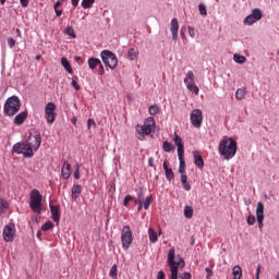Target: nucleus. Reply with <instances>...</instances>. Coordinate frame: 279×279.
Instances as JSON below:
<instances>
[{
    "label": "nucleus",
    "mask_w": 279,
    "mask_h": 279,
    "mask_svg": "<svg viewBox=\"0 0 279 279\" xmlns=\"http://www.w3.org/2000/svg\"><path fill=\"white\" fill-rule=\"evenodd\" d=\"M189 177L186 174H181V182L184 191H191V183H189Z\"/></svg>",
    "instance_id": "nucleus-27"
},
{
    "label": "nucleus",
    "mask_w": 279,
    "mask_h": 279,
    "mask_svg": "<svg viewBox=\"0 0 279 279\" xmlns=\"http://www.w3.org/2000/svg\"><path fill=\"white\" fill-rule=\"evenodd\" d=\"M27 120V111H22L17 116H15L13 123L15 125H23Z\"/></svg>",
    "instance_id": "nucleus-17"
},
{
    "label": "nucleus",
    "mask_w": 279,
    "mask_h": 279,
    "mask_svg": "<svg viewBox=\"0 0 279 279\" xmlns=\"http://www.w3.org/2000/svg\"><path fill=\"white\" fill-rule=\"evenodd\" d=\"M205 271L207 274V278H210L213 276V269L210 268H205Z\"/></svg>",
    "instance_id": "nucleus-57"
},
{
    "label": "nucleus",
    "mask_w": 279,
    "mask_h": 279,
    "mask_svg": "<svg viewBox=\"0 0 279 279\" xmlns=\"http://www.w3.org/2000/svg\"><path fill=\"white\" fill-rule=\"evenodd\" d=\"M133 241H134V238L132 235V229L130 228V226H124L121 232L122 247L124 250H130V245H132Z\"/></svg>",
    "instance_id": "nucleus-6"
},
{
    "label": "nucleus",
    "mask_w": 279,
    "mask_h": 279,
    "mask_svg": "<svg viewBox=\"0 0 279 279\" xmlns=\"http://www.w3.org/2000/svg\"><path fill=\"white\" fill-rule=\"evenodd\" d=\"M100 56L106 66H109V69L111 70L117 69V65L119 64V60L117 59V56L112 53V51L104 50L101 51Z\"/></svg>",
    "instance_id": "nucleus-5"
},
{
    "label": "nucleus",
    "mask_w": 279,
    "mask_h": 279,
    "mask_svg": "<svg viewBox=\"0 0 279 279\" xmlns=\"http://www.w3.org/2000/svg\"><path fill=\"white\" fill-rule=\"evenodd\" d=\"M151 202H154V198L151 197V195H149L143 201V206L145 210H149V206H151Z\"/></svg>",
    "instance_id": "nucleus-35"
},
{
    "label": "nucleus",
    "mask_w": 279,
    "mask_h": 279,
    "mask_svg": "<svg viewBox=\"0 0 279 279\" xmlns=\"http://www.w3.org/2000/svg\"><path fill=\"white\" fill-rule=\"evenodd\" d=\"M251 15L254 17L255 21H260V19H263V12L260 11V9H254Z\"/></svg>",
    "instance_id": "nucleus-33"
},
{
    "label": "nucleus",
    "mask_w": 279,
    "mask_h": 279,
    "mask_svg": "<svg viewBox=\"0 0 279 279\" xmlns=\"http://www.w3.org/2000/svg\"><path fill=\"white\" fill-rule=\"evenodd\" d=\"M148 112L149 114H151V117L159 114L160 112V107L158 105H153L148 108Z\"/></svg>",
    "instance_id": "nucleus-31"
},
{
    "label": "nucleus",
    "mask_w": 279,
    "mask_h": 279,
    "mask_svg": "<svg viewBox=\"0 0 279 279\" xmlns=\"http://www.w3.org/2000/svg\"><path fill=\"white\" fill-rule=\"evenodd\" d=\"M191 83H195V74L193 73V71H189L186 77L184 78V84Z\"/></svg>",
    "instance_id": "nucleus-30"
},
{
    "label": "nucleus",
    "mask_w": 279,
    "mask_h": 279,
    "mask_svg": "<svg viewBox=\"0 0 279 279\" xmlns=\"http://www.w3.org/2000/svg\"><path fill=\"white\" fill-rule=\"evenodd\" d=\"M77 77H73L72 78V86H73V88H74V90H82V86H80V84H77Z\"/></svg>",
    "instance_id": "nucleus-46"
},
{
    "label": "nucleus",
    "mask_w": 279,
    "mask_h": 279,
    "mask_svg": "<svg viewBox=\"0 0 279 279\" xmlns=\"http://www.w3.org/2000/svg\"><path fill=\"white\" fill-rule=\"evenodd\" d=\"M198 11L201 16H208V11L206 9V4L199 3L198 4Z\"/></svg>",
    "instance_id": "nucleus-37"
},
{
    "label": "nucleus",
    "mask_w": 279,
    "mask_h": 279,
    "mask_svg": "<svg viewBox=\"0 0 279 279\" xmlns=\"http://www.w3.org/2000/svg\"><path fill=\"white\" fill-rule=\"evenodd\" d=\"M256 279H260V264L257 265Z\"/></svg>",
    "instance_id": "nucleus-55"
},
{
    "label": "nucleus",
    "mask_w": 279,
    "mask_h": 279,
    "mask_svg": "<svg viewBox=\"0 0 279 279\" xmlns=\"http://www.w3.org/2000/svg\"><path fill=\"white\" fill-rule=\"evenodd\" d=\"M62 3H64V0H58V1L54 3V10H57L58 8H60V5H62Z\"/></svg>",
    "instance_id": "nucleus-56"
},
{
    "label": "nucleus",
    "mask_w": 279,
    "mask_h": 279,
    "mask_svg": "<svg viewBox=\"0 0 279 279\" xmlns=\"http://www.w3.org/2000/svg\"><path fill=\"white\" fill-rule=\"evenodd\" d=\"M99 66V75H104L106 73V70L104 69V64L100 62V64H98Z\"/></svg>",
    "instance_id": "nucleus-51"
},
{
    "label": "nucleus",
    "mask_w": 279,
    "mask_h": 279,
    "mask_svg": "<svg viewBox=\"0 0 279 279\" xmlns=\"http://www.w3.org/2000/svg\"><path fill=\"white\" fill-rule=\"evenodd\" d=\"M179 278H181V279H191L192 278V276H191V272H183V274H181L180 276H179Z\"/></svg>",
    "instance_id": "nucleus-48"
},
{
    "label": "nucleus",
    "mask_w": 279,
    "mask_h": 279,
    "mask_svg": "<svg viewBox=\"0 0 279 279\" xmlns=\"http://www.w3.org/2000/svg\"><path fill=\"white\" fill-rule=\"evenodd\" d=\"M45 113L47 123H53L56 121V104L48 102L45 107Z\"/></svg>",
    "instance_id": "nucleus-12"
},
{
    "label": "nucleus",
    "mask_w": 279,
    "mask_h": 279,
    "mask_svg": "<svg viewBox=\"0 0 279 279\" xmlns=\"http://www.w3.org/2000/svg\"><path fill=\"white\" fill-rule=\"evenodd\" d=\"M26 143H28L31 149H38L40 147V143H43V137L40 136V133L36 132L35 134H29Z\"/></svg>",
    "instance_id": "nucleus-11"
},
{
    "label": "nucleus",
    "mask_w": 279,
    "mask_h": 279,
    "mask_svg": "<svg viewBox=\"0 0 279 279\" xmlns=\"http://www.w3.org/2000/svg\"><path fill=\"white\" fill-rule=\"evenodd\" d=\"M61 64L68 73H70V74L73 73V68H71V62H69V60L66 58H64V57L61 58Z\"/></svg>",
    "instance_id": "nucleus-22"
},
{
    "label": "nucleus",
    "mask_w": 279,
    "mask_h": 279,
    "mask_svg": "<svg viewBox=\"0 0 279 279\" xmlns=\"http://www.w3.org/2000/svg\"><path fill=\"white\" fill-rule=\"evenodd\" d=\"M134 197L132 195H126L123 199V206H130V202H133Z\"/></svg>",
    "instance_id": "nucleus-45"
},
{
    "label": "nucleus",
    "mask_w": 279,
    "mask_h": 279,
    "mask_svg": "<svg viewBox=\"0 0 279 279\" xmlns=\"http://www.w3.org/2000/svg\"><path fill=\"white\" fill-rule=\"evenodd\" d=\"M144 199H145V192H143V189H140V192L137 194V201H135V204H143Z\"/></svg>",
    "instance_id": "nucleus-39"
},
{
    "label": "nucleus",
    "mask_w": 279,
    "mask_h": 279,
    "mask_svg": "<svg viewBox=\"0 0 279 279\" xmlns=\"http://www.w3.org/2000/svg\"><path fill=\"white\" fill-rule=\"evenodd\" d=\"M248 226H254L256 223V217L250 215L246 219Z\"/></svg>",
    "instance_id": "nucleus-47"
},
{
    "label": "nucleus",
    "mask_w": 279,
    "mask_h": 279,
    "mask_svg": "<svg viewBox=\"0 0 279 279\" xmlns=\"http://www.w3.org/2000/svg\"><path fill=\"white\" fill-rule=\"evenodd\" d=\"M68 34L69 36H73V38H75V33H73V28H69Z\"/></svg>",
    "instance_id": "nucleus-61"
},
{
    "label": "nucleus",
    "mask_w": 279,
    "mask_h": 279,
    "mask_svg": "<svg viewBox=\"0 0 279 279\" xmlns=\"http://www.w3.org/2000/svg\"><path fill=\"white\" fill-rule=\"evenodd\" d=\"M8 202H5L3 198H0V215H3L5 210H8Z\"/></svg>",
    "instance_id": "nucleus-38"
},
{
    "label": "nucleus",
    "mask_w": 279,
    "mask_h": 279,
    "mask_svg": "<svg viewBox=\"0 0 279 279\" xmlns=\"http://www.w3.org/2000/svg\"><path fill=\"white\" fill-rule=\"evenodd\" d=\"M16 234V227L14 223L7 225L3 229L2 236L7 243H12Z\"/></svg>",
    "instance_id": "nucleus-10"
},
{
    "label": "nucleus",
    "mask_w": 279,
    "mask_h": 279,
    "mask_svg": "<svg viewBox=\"0 0 279 279\" xmlns=\"http://www.w3.org/2000/svg\"><path fill=\"white\" fill-rule=\"evenodd\" d=\"M82 195V185L74 184L72 186V199H77Z\"/></svg>",
    "instance_id": "nucleus-20"
},
{
    "label": "nucleus",
    "mask_w": 279,
    "mask_h": 279,
    "mask_svg": "<svg viewBox=\"0 0 279 279\" xmlns=\"http://www.w3.org/2000/svg\"><path fill=\"white\" fill-rule=\"evenodd\" d=\"M233 60H234V62H236L238 64H245L247 58H245L244 56H241V54H234V56H233Z\"/></svg>",
    "instance_id": "nucleus-34"
},
{
    "label": "nucleus",
    "mask_w": 279,
    "mask_h": 279,
    "mask_svg": "<svg viewBox=\"0 0 279 279\" xmlns=\"http://www.w3.org/2000/svg\"><path fill=\"white\" fill-rule=\"evenodd\" d=\"M57 16H62V10L54 9Z\"/></svg>",
    "instance_id": "nucleus-62"
},
{
    "label": "nucleus",
    "mask_w": 279,
    "mask_h": 279,
    "mask_svg": "<svg viewBox=\"0 0 279 279\" xmlns=\"http://www.w3.org/2000/svg\"><path fill=\"white\" fill-rule=\"evenodd\" d=\"M190 121L194 128H202V123L204 122V113L201 109H194L191 112Z\"/></svg>",
    "instance_id": "nucleus-9"
},
{
    "label": "nucleus",
    "mask_w": 279,
    "mask_h": 279,
    "mask_svg": "<svg viewBox=\"0 0 279 279\" xmlns=\"http://www.w3.org/2000/svg\"><path fill=\"white\" fill-rule=\"evenodd\" d=\"M179 29H180V24H178V19H172L170 23V32L172 34V40H178Z\"/></svg>",
    "instance_id": "nucleus-15"
},
{
    "label": "nucleus",
    "mask_w": 279,
    "mask_h": 279,
    "mask_svg": "<svg viewBox=\"0 0 279 279\" xmlns=\"http://www.w3.org/2000/svg\"><path fill=\"white\" fill-rule=\"evenodd\" d=\"M53 228V222L47 221L45 225H43L41 230L44 232H47V230H51Z\"/></svg>",
    "instance_id": "nucleus-43"
},
{
    "label": "nucleus",
    "mask_w": 279,
    "mask_h": 279,
    "mask_svg": "<svg viewBox=\"0 0 279 279\" xmlns=\"http://www.w3.org/2000/svg\"><path fill=\"white\" fill-rule=\"evenodd\" d=\"M247 94V92L243 88H239L236 92H235V98L239 100V101H242V99H245V95Z\"/></svg>",
    "instance_id": "nucleus-29"
},
{
    "label": "nucleus",
    "mask_w": 279,
    "mask_h": 279,
    "mask_svg": "<svg viewBox=\"0 0 279 279\" xmlns=\"http://www.w3.org/2000/svg\"><path fill=\"white\" fill-rule=\"evenodd\" d=\"M184 217H186V219H193V207L189 205L184 207Z\"/></svg>",
    "instance_id": "nucleus-32"
},
{
    "label": "nucleus",
    "mask_w": 279,
    "mask_h": 279,
    "mask_svg": "<svg viewBox=\"0 0 279 279\" xmlns=\"http://www.w3.org/2000/svg\"><path fill=\"white\" fill-rule=\"evenodd\" d=\"M162 147H163V151H167V153H169V151H171V149H173V145L169 142H163Z\"/></svg>",
    "instance_id": "nucleus-44"
},
{
    "label": "nucleus",
    "mask_w": 279,
    "mask_h": 279,
    "mask_svg": "<svg viewBox=\"0 0 279 279\" xmlns=\"http://www.w3.org/2000/svg\"><path fill=\"white\" fill-rule=\"evenodd\" d=\"M13 151L19 155L22 154L24 156V158H33L34 157V149L28 145L27 142L14 144Z\"/></svg>",
    "instance_id": "nucleus-4"
},
{
    "label": "nucleus",
    "mask_w": 279,
    "mask_h": 279,
    "mask_svg": "<svg viewBox=\"0 0 279 279\" xmlns=\"http://www.w3.org/2000/svg\"><path fill=\"white\" fill-rule=\"evenodd\" d=\"M22 8H27L29 5V0H20Z\"/></svg>",
    "instance_id": "nucleus-52"
},
{
    "label": "nucleus",
    "mask_w": 279,
    "mask_h": 279,
    "mask_svg": "<svg viewBox=\"0 0 279 279\" xmlns=\"http://www.w3.org/2000/svg\"><path fill=\"white\" fill-rule=\"evenodd\" d=\"M187 90L194 93V95H199V87L195 83H185Z\"/></svg>",
    "instance_id": "nucleus-26"
},
{
    "label": "nucleus",
    "mask_w": 279,
    "mask_h": 279,
    "mask_svg": "<svg viewBox=\"0 0 279 279\" xmlns=\"http://www.w3.org/2000/svg\"><path fill=\"white\" fill-rule=\"evenodd\" d=\"M117 271H118V267H117V264H114V265L111 267L110 271H109L110 278L117 279Z\"/></svg>",
    "instance_id": "nucleus-41"
},
{
    "label": "nucleus",
    "mask_w": 279,
    "mask_h": 279,
    "mask_svg": "<svg viewBox=\"0 0 279 279\" xmlns=\"http://www.w3.org/2000/svg\"><path fill=\"white\" fill-rule=\"evenodd\" d=\"M72 5L77 8V5H80V0H72Z\"/></svg>",
    "instance_id": "nucleus-60"
},
{
    "label": "nucleus",
    "mask_w": 279,
    "mask_h": 279,
    "mask_svg": "<svg viewBox=\"0 0 279 279\" xmlns=\"http://www.w3.org/2000/svg\"><path fill=\"white\" fill-rule=\"evenodd\" d=\"M233 279H241L243 276V269H241V266H234L232 269Z\"/></svg>",
    "instance_id": "nucleus-23"
},
{
    "label": "nucleus",
    "mask_w": 279,
    "mask_h": 279,
    "mask_svg": "<svg viewBox=\"0 0 279 279\" xmlns=\"http://www.w3.org/2000/svg\"><path fill=\"white\" fill-rule=\"evenodd\" d=\"M163 169H165V171L170 169L169 166L167 165V161H163Z\"/></svg>",
    "instance_id": "nucleus-64"
},
{
    "label": "nucleus",
    "mask_w": 279,
    "mask_h": 279,
    "mask_svg": "<svg viewBox=\"0 0 279 279\" xmlns=\"http://www.w3.org/2000/svg\"><path fill=\"white\" fill-rule=\"evenodd\" d=\"M128 58L129 60H136L138 58V50H136L135 48L129 49Z\"/></svg>",
    "instance_id": "nucleus-28"
},
{
    "label": "nucleus",
    "mask_w": 279,
    "mask_h": 279,
    "mask_svg": "<svg viewBox=\"0 0 279 279\" xmlns=\"http://www.w3.org/2000/svg\"><path fill=\"white\" fill-rule=\"evenodd\" d=\"M3 108L7 117H14L21 110V99L19 96H11L7 99Z\"/></svg>",
    "instance_id": "nucleus-3"
},
{
    "label": "nucleus",
    "mask_w": 279,
    "mask_h": 279,
    "mask_svg": "<svg viewBox=\"0 0 279 279\" xmlns=\"http://www.w3.org/2000/svg\"><path fill=\"white\" fill-rule=\"evenodd\" d=\"M94 3H95V0H83L82 1V8L84 10H88V9L93 8Z\"/></svg>",
    "instance_id": "nucleus-36"
},
{
    "label": "nucleus",
    "mask_w": 279,
    "mask_h": 279,
    "mask_svg": "<svg viewBox=\"0 0 279 279\" xmlns=\"http://www.w3.org/2000/svg\"><path fill=\"white\" fill-rule=\"evenodd\" d=\"M193 157H194V165L198 169H204V158H202V153L198 150L193 151Z\"/></svg>",
    "instance_id": "nucleus-16"
},
{
    "label": "nucleus",
    "mask_w": 279,
    "mask_h": 279,
    "mask_svg": "<svg viewBox=\"0 0 279 279\" xmlns=\"http://www.w3.org/2000/svg\"><path fill=\"white\" fill-rule=\"evenodd\" d=\"M256 218H257L258 228L259 230H262L263 226H265L263 223V221H265V205H263V203L260 202L257 203Z\"/></svg>",
    "instance_id": "nucleus-13"
},
{
    "label": "nucleus",
    "mask_w": 279,
    "mask_h": 279,
    "mask_svg": "<svg viewBox=\"0 0 279 279\" xmlns=\"http://www.w3.org/2000/svg\"><path fill=\"white\" fill-rule=\"evenodd\" d=\"M99 64H101V60L97 59V58H89L88 59V66L89 69H97V66H99Z\"/></svg>",
    "instance_id": "nucleus-25"
},
{
    "label": "nucleus",
    "mask_w": 279,
    "mask_h": 279,
    "mask_svg": "<svg viewBox=\"0 0 279 279\" xmlns=\"http://www.w3.org/2000/svg\"><path fill=\"white\" fill-rule=\"evenodd\" d=\"M61 175L64 180H69V178H71V163L64 162L61 169Z\"/></svg>",
    "instance_id": "nucleus-19"
},
{
    "label": "nucleus",
    "mask_w": 279,
    "mask_h": 279,
    "mask_svg": "<svg viewBox=\"0 0 279 279\" xmlns=\"http://www.w3.org/2000/svg\"><path fill=\"white\" fill-rule=\"evenodd\" d=\"M8 45L12 49L14 47V45H16V40H14V38H9L8 39Z\"/></svg>",
    "instance_id": "nucleus-49"
},
{
    "label": "nucleus",
    "mask_w": 279,
    "mask_h": 279,
    "mask_svg": "<svg viewBox=\"0 0 279 279\" xmlns=\"http://www.w3.org/2000/svg\"><path fill=\"white\" fill-rule=\"evenodd\" d=\"M185 263H184V259H180L178 263H177V268L179 267H184Z\"/></svg>",
    "instance_id": "nucleus-58"
},
{
    "label": "nucleus",
    "mask_w": 279,
    "mask_h": 279,
    "mask_svg": "<svg viewBox=\"0 0 279 279\" xmlns=\"http://www.w3.org/2000/svg\"><path fill=\"white\" fill-rule=\"evenodd\" d=\"M154 128H156V120L153 117H149L145 120L143 125L136 126V132H138L140 134H145L146 136H149Z\"/></svg>",
    "instance_id": "nucleus-7"
},
{
    "label": "nucleus",
    "mask_w": 279,
    "mask_h": 279,
    "mask_svg": "<svg viewBox=\"0 0 279 279\" xmlns=\"http://www.w3.org/2000/svg\"><path fill=\"white\" fill-rule=\"evenodd\" d=\"M189 34L191 36V38H195V29L193 27H189Z\"/></svg>",
    "instance_id": "nucleus-53"
},
{
    "label": "nucleus",
    "mask_w": 279,
    "mask_h": 279,
    "mask_svg": "<svg viewBox=\"0 0 279 279\" xmlns=\"http://www.w3.org/2000/svg\"><path fill=\"white\" fill-rule=\"evenodd\" d=\"M49 206H50V213L52 216V220L56 222L60 221V206L54 205L53 201L49 202Z\"/></svg>",
    "instance_id": "nucleus-14"
},
{
    "label": "nucleus",
    "mask_w": 279,
    "mask_h": 279,
    "mask_svg": "<svg viewBox=\"0 0 279 279\" xmlns=\"http://www.w3.org/2000/svg\"><path fill=\"white\" fill-rule=\"evenodd\" d=\"M254 23H256V20L253 17V15H247L244 19V25H254Z\"/></svg>",
    "instance_id": "nucleus-40"
},
{
    "label": "nucleus",
    "mask_w": 279,
    "mask_h": 279,
    "mask_svg": "<svg viewBox=\"0 0 279 279\" xmlns=\"http://www.w3.org/2000/svg\"><path fill=\"white\" fill-rule=\"evenodd\" d=\"M168 264L171 271L170 279H178V264L175 262V248H170L168 252Z\"/></svg>",
    "instance_id": "nucleus-8"
},
{
    "label": "nucleus",
    "mask_w": 279,
    "mask_h": 279,
    "mask_svg": "<svg viewBox=\"0 0 279 279\" xmlns=\"http://www.w3.org/2000/svg\"><path fill=\"white\" fill-rule=\"evenodd\" d=\"M148 238L150 243H156L158 241V233L153 228L148 229Z\"/></svg>",
    "instance_id": "nucleus-24"
},
{
    "label": "nucleus",
    "mask_w": 279,
    "mask_h": 279,
    "mask_svg": "<svg viewBox=\"0 0 279 279\" xmlns=\"http://www.w3.org/2000/svg\"><path fill=\"white\" fill-rule=\"evenodd\" d=\"M90 125H95V121H93V119H88V121H87L88 130H90Z\"/></svg>",
    "instance_id": "nucleus-59"
},
{
    "label": "nucleus",
    "mask_w": 279,
    "mask_h": 279,
    "mask_svg": "<svg viewBox=\"0 0 279 279\" xmlns=\"http://www.w3.org/2000/svg\"><path fill=\"white\" fill-rule=\"evenodd\" d=\"M74 178L75 180H80V166H76V169L74 171Z\"/></svg>",
    "instance_id": "nucleus-50"
},
{
    "label": "nucleus",
    "mask_w": 279,
    "mask_h": 279,
    "mask_svg": "<svg viewBox=\"0 0 279 279\" xmlns=\"http://www.w3.org/2000/svg\"><path fill=\"white\" fill-rule=\"evenodd\" d=\"M29 201V208L33 213L40 215L43 213V194H40V191L32 190Z\"/></svg>",
    "instance_id": "nucleus-2"
},
{
    "label": "nucleus",
    "mask_w": 279,
    "mask_h": 279,
    "mask_svg": "<svg viewBox=\"0 0 279 279\" xmlns=\"http://www.w3.org/2000/svg\"><path fill=\"white\" fill-rule=\"evenodd\" d=\"M174 144L178 147V156L184 155V144H182V138L178 135V133H174Z\"/></svg>",
    "instance_id": "nucleus-18"
},
{
    "label": "nucleus",
    "mask_w": 279,
    "mask_h": 279,
    "mask_svg": "<svg viewBox=\"0 0 279 279\" xmlns=\"http://www.w3.org/2000/svg\"><path fill=\"white\" fill-rule=\"evenodd\" d=\"M180 160L179 173L184 175L186 173V162L184 161V155H178Z\"/></svg>",
    "instance_id": "nucleus-21"
},
{
    "label": "nucleus",
    "mask_w": 279,
    "mask_h": 279,
    "mask_svg": "<svg viewBox=\"0 0 279 279\" xmlns=\"http://www.w3.org/2000/svg\"><path fill=\"white\" fill-rule=\"evenodd\" d=\"M218 151L220 156H223L226 160H231L236 156V141L234 138H222L218 146Z\"/></svg>",
    "instance_id": "nucleus-1"
},
{
    "label": "nucleus",
    "mask_w": 279,
    "mask_h": 279,
    "mask_svg": "<svg viewBox=\"0 0 279 279\" xmlns=\"http://www.w3.org/2000/svg\"><path fill=\"white\" fill-rule=\"evenodd\" d=\"M166 178L167 180H169V182H171V180L175 178V175L173 174V169L169 168L168 170H166Z\"/></svg>",
    "instance_id": "nucleus-42"
},
{
    "label": "nucleus",
    "mask_w": 279,
    "mask_h": 279,
    "mask_svg": "<svg viewBox=\"0 0 279 279\" xmlns=\"http://www.w3.org/2000/svg\"><path fill=\"white\" fill-rule=\"evenodd\" d=\"M143 208H144L143 203H138V207H137L138 213H141V210H143Z\"/></svg>",
    "instance_id": "nucleus-63"
},
{
    "label": "nucleus",
    "mask_w": 279,
    "mask_h": 279,
    "mask_svg": "<svg viewBox=\"0 0 279 279\" xmlns=\"http://www.w3.org/2000/svg\"><path fill=\"white\" fill-rule=\"evenodd\" d=\"M165 278H166L165 271L160 270V271L157 274V279H165Z\"/></svg>",
    "instance_id": "nucleus-54"
}]
</instances>
